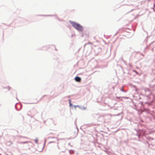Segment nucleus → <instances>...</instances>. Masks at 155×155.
<instances>
[{
  "mask_svg": "<svg viewBox=\"0 0 155 155\" xmlns=\"http://www.w3.org/2000/svg\"><path fill=\"white\" fill-rule=\"evenodd\" d=\"M71 25L73 26L78 31H82L83 30V27L81 25L75 22H72Z\"/></svg>",
  "mask_w": 155,
  "mask_h": 155,
  "instance_id": "1",
  "label": "nucleus"
},
{
  "mask_svg": "<svg viewBox=\"0 0 155 155\" xmlns=\"http://www.w3.org/2000/svg\"><path fill=\"white\" fill-rule=\"evenodd\" d=\"M11 143V144H12V142H10Z\"/></svg>",
  "mask_w": 155,
  "mask_h": 155,
  "instance_id": "7",
  "label": "nucleus"
},
{
  "mask_svg": "<svg viewBox=\"0 0 155 155\" xmlns=\"http://www.w3.org/2000/svg\"><path fill=\"white\" fill-rule=\"evenodd\" d=\"M76 81L78 82H80L81 80V78L78 77H76L75 78Z\"/></svg>",
  "mask_w": 155,
  "mask_h": 155,
  "instance_id": "2",
  "label": "nucleus"
},
{
  "mask_svg": "<svg viewBox=\"0 0 155 155\" xmlns=\"http://www.w3.org/2000/svg\"><path fill=\"white\" fill-rule=\"evenodd\" d=\"M35 142L36 143H38V139L37 138H36L35 140Z\"/></svg>",
  "mask_w": 155,
  "mask_h": 155,
  "instance_id": "3",
  "label": "nucleus"
},
{
  "mask_svg": "<svg viewBox=\"0 0 155 155\" xmlns=\"http://www.w3.org/2000/svg\"><path fill=\"white\" fill-rule=\"evenodd\" d=\"M28 143V142H21V143Z\"/></svg>",
  "mask_w": 155,
  "mask_h": 155,
  "instance_id": "4",
  "label": "nucleus"
},
{
  "mask_svg": "<svg viewBox=\"0 0 155 155\" xmlns=\"http://www.w3.org/2000/svg\"><path fill=\"white\" fill-rule=\"evenodd\" d=\"M71 100H70V105H71Z\"/></svg>",
  "mask_w": 155,
  "mask_h": 155,
  "instance_id": "5",
  "label": "nucleus"
},
{
  "mask_svg": "<svg viewBox=\"0 0 155 155\" xmlns=\"http://www.w3.org/2000/svg\"><path fill=\"white\" fill-rule=\"evenodd\" d=\"M8 90H9L10 89V87H8Z\"/></svg>",
  "mask_w": 155,
  "mask_h": 155,
  "instance_id": "6",
  "label": "nucleus"
}]
</instances>
